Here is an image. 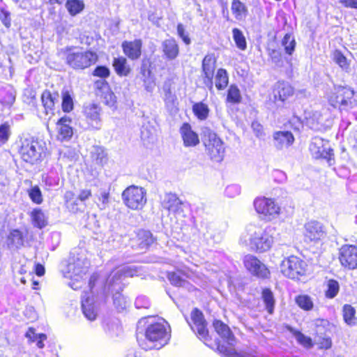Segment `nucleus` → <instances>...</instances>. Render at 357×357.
Instances as JSON below:
<instances>
[{
    "instance_id": "20e7f679",
    "label": "nucleus",
    "mask_w": 357,
    "mask_h": 357,
    "mask_svg": "<svg viewBox=\"0 0 357 357\" xmlns=\"http://www.w3.org/2000/svg\"><path fill=\"white\" fill-rule=\"evenodd\" d=\"M46 150V144L43 140L29 137L21 141L19 152L24 161L34 164L45 157Z\"/></svg>"
},
{
    "instance_id": "0e129e2a",
    "label": "nucleus",
    "mask_w": 357,
    "mask_h": 357,
    "mask_svg": "<svg viewBox=\"0 0 357 357\" xmlns=\"http://www.w3.org/2000/svg\"><path fill=\"white\" fill-rule=\"evenodd\" d=\"M109 69L104 66H97L93 71L94 76H97L101 78H106L109 76Z\"/></svg>"
},
{
    "instance_id": "bf43d9fd",
    "label": "nucleus",
    "mask_w": 357,
    "mask_h": 357,
    "mask_svg": "<svg viewBox=\"0 0 357 357\" xmlns=\"http://www.w3.org/2000/svg\"><path fill=\"white\" fill-rule=\"evenodd\" d=\"M135 305L137 309H148L151 305V302L146 296H139L135 299Z\"/></svg>"
},
{
    "instance_id": "bb28decb",
    "label": "nucleus",
    "mask_w": 357,
    "mask_h": 357,
    "mask_svg": "<svg viewBox=\"0 0 357 357\" xmlns=\"http://www.w3.org/2000/svg\"><path fill=\"white\" fill-rule=\"evenodd\" d=\"M89 154L91 162L96 165L103 167L108 162V154L103 146H93Z\"/></svg>"
},
{
    "instance_id": "338daca9",
    "label": "nucleus",
    "mask_w": 357,
    "mask_h": 357,
    "mask_svg": "<svg viewBox=\"0 0 357 357\" xmlns=\"http://www.w3.org/2000/svg\"><path fill=\"white\" fill-rule=\"evenodd\" d=\"M177 32L180 38H182L183 41L186 44L189 45L191 42L188 33L185 31V28L182 24L177 25Z\"/></svg>"
},
{
    "instance_id": "e433bc0d",
    "label": "nucleus",
    "mask_w": 357,
    "mask_h": 357,
    "mask_svg": "<svg viewBox=\"0 0 357 357\" xmlns=\"http://www.w3.org/2000/svg\"><path fill=\"white\" fill-rule=\"evenodd\" d=\"M15 100V92L10 88L0 90V102L5 106H11Z\"/></svg>"
},
{
    "instance_id": "aec40b11",
    "label": "nucleus",
    "mask_w": 357,
    "mask_h": 357,
    "mask_svg": "<svg viewBox=\"0 0 357 357\" xmlns=\"http://www.w3.org/2000/svg\"><path fill=\"white\" fill-rule=\"evenodd\" d=\"M294 94L293 87L287 82H278L275 84L273 89V98H270V100L276 103L278 100L282 102H284L290 96Z\"/></svg>"
},
{
    "instance_id": "680f3d73",
    "label": "nucleus",
    "mask_w": 357,
    "mask_h": 357,
    "mask_svg": "<svg viewBox=\"0 0 357 357\" xmlns=\"http://www.w3.org/2000/svg\"><path fill=\"white\" fill-rule=\"evenodd\" d=\"M319 347L322 349H328L331 347L332 341L328 337V334L323 335V337H317Z\"/></svg>"
},
{
    "instance_id": "ea45409f",
    "label": "nucleus",
    "mask_w": 357,
    "mask_h": 357,
    "mask_svg": "<svg viewBox=\"0 0 357 357\" xmlns=\"http://www.w3.org/2000/svg\"><path fill=\"white\" fill-rule=\"evenodd\" d=\"M62 103L61 107L64 112H70L74 107L73 94L67 89L61 91Z\"/></svg>"
},
{
    "instance_id": "473e14b6",
    "label": "nucleus",
    "mask_w": 357,
    "mask_h": 357,
    "mask_svg": "<svg viewBox=\"0 0 357 357\" xmlns=\"http://www.w3.org/2000/svg\"><path fill=\"white\" fill-rule=\"evenodd\" d=\"M32 224L34 227L43 229L47 225V217L40 208H34L31 213Z\"/></svg>"
},
{
    "instance_id": "79ce46f5",
    "label": "nucleus",
    "mask_w": 357,
    "mask_h": 357,
    "mask_svg": "<svg viewBox=\"0 0 357 357\" xmlns=\"http://www.w3.org/2000/svg\"><path fill=\"white\" fill-rule=\"evenodd\" d=\"M232 34L236 47L241 50H245L247 42L243 32L238 28H234L232 29Z\"/></svg>"
},
{
    "instance_id": "a19ab883",
    "label": "nucleus",
    "mask_w": 357,
    "mask_h": 357,
    "mask_svg": "<svg viewBox=\"0 0 357 357\" xmlns=\"http://www.w3.org/2000/svg\"><path fill=\"white\" fill-rule=\"evenodd\" d=\"M192 111L195 115L199 120H205L207 119L209 113V109L205 103L200 102H197L192 106Z\"/></svg>"
},
{
    "instance_id": "09e8293b",
    "label": "nucleus",
    "mask_w": 357,
    "mask_h": 357,
    "mask_svg": "<svg viewBox=\"0 0 357 357\" xmlns=\"http://www.w3.org/2000/svg\"><path fill=\"white\" fill-rule=\"evenodd\" d=\"M334 61L343 70L348 71L349 69V63L346 56L340 50H335L333 52Z\"/></svg>"
},
{
    "instance_id": "69168bd1",
    "label": "nucleus",
    "mask_w": 357,
    "mask_h": 357,
    "mask_svg": "<svg viewBox=\"0 0 357 357\" xmlns=\"http://www.w3.org/2000/svg\"><path fill=\"white\" fill-rule=\"evenodd\" d=\"M151 70L146 63H142L140 67L139 77L143 81L146 79L153 77Z\"/></svg>"
},
{
    "instance_id": "052dcab7",
    "label": "nucleus",
    "mask_w": 357,
    "mask_h": 357,
    "mask_svg": "<svg viewBox=\"0 0 357 357\" xmlns=\"http://www.w3.org/2000/svg\"><path fill=\"white\" fill-rule=\"evenodd\" d=\"M225 193L228 197H234L241 193V187L237 184H231L225 188Z\"/></svg>"
},
{
    "instance_id": "4d7b16f0",
    "label": "nucleus",
    "mask_w": 357,
    "mask_h": 357,
    "mask_svg": "<svg viewBox=\"0 0 357 357\" xmlns=\"http://www.w3.org/2000/svg\"><path fill=\"white\" fill-rule=\"evenodd\" d=\"M10 135V128L8 123L6 122L0 126V142L6 143Z\"/></svg>"
},
{
    "instance_id": "9b49d317",
    "label": "nucleus",
    "mask_w": 357,
    "mask_h": 357,
    "mask_svg": "<svg viewBox=\"0 0 357 357\" xmlns=\"http://www.w3.org/2000/svg\"><path fill=\"white\" fill-rule=\"evenodd\" d=\"M254 206L257 213L262 215L266 220L270 221L275 218L280 213V206L271 198H256L254 201Z\"/></svg>"
},
{
    "instance_id": "58836bf2",
    "label": "nucleus",
    "mask_w": 357,
    "mask_h": 357,
    "mask_svg": "<svg viewBox=\"0 0 357 357\" xmlns=\"http://www.w3.org/2000/svg\"><path fill=\"white\" fill-rule=\"evenodd\" d=\"M139 245L142 249L147 248L153 242L154 238L152 234L149 231L140 230L137 234Z\"/></svg>"
},
{
    "instance_id": "4468645a",
    "label": "nucleus",
    "mask_w": 357,
    "mask_h": 357,
    "mask_svg": "<svg viewBox=\"0 0 357 357\" xmlns=\"http://www.w3.org/2000/svg\"><path fill=\"white\" fill-rule=\"evenodd\" d=\"M243 264L250 273L259 278H266L270 274L267 267L254 255H245L243 259Z\"/></svg>"
},
{
    "instance_id": "13d9d810",
    "label": "nucleus",
    "mask_w": 357,
    "mask_h": 357,
    "mask_svg": "<svg viewBox=\"0 0 357 357\" xmlns=\"http://www.w3.org/2000/svg\"><path fill=\"white\" fill-rule=\"evenodd\" d=\"M235 357H263L259 353L253 349H246L236 352L234 350L233 354L230 356Z\"/></svg>"
},
{
    "instance_id": "7ed1b4c3",
    "label": "nucleus",
    "mask_w": 357,
    "mask_h": 357,
    "mask_svg": "<svg viewBox=\"0 0 357 357\" xmlns=\"http://www.w3.org/2000/svg\"><path fill=\"white\" fill-rule=\"evenodd\" d=\"M136 274L135 270L130 266H123L114 270L108 277L105 289L112 292L114 305L118 310H122L126 307V300L121 294L123 290V280L128 277H133Z\"/></svg>"
},
{
    "instance_id": "e2e57ef3",
    "label": "nucleus",
    "mask_w": 357,
    "mask_h": 357,
    "mask_svg": "<svg viewBox=\"0 0 357 357\" xmlns=\"http://www.w3.org/2000/svg\"><path fill=\"white\" fill-rule=\"evenodd\" d=\"M109 187L107 188H101L100 190L99 201L101 202L102 207L101 209L105 208V206L109 203Z\"/></svg>"
},
{
    "instance_id": "9d476101",
    "label": "nucleus",
    "mask_w": 357,
    "mask_h": 357,
    "mask_svg": "<svg viewBox=\"0 0 357 357\" xmlns=\"http://www.w3.org/2000/svg\"><path fill=\"white\" fill-rule=\"evenodd\" d=\"M213 326L217 333L227 343L220 344L218 346V349L224 356L229 357L234 351V345L235 342V337L231 333L229 328L223 322L216 320L213 322Z\"/></svg>"
},
{
    "instance_id": "a211bd4d",
    "label": "nucleus",
    "mask_w": 357,
    "mask_h": 357,
    "mask_svg": "<svg viewBox=\"0 0 357 357\" xmlns=\"http://www.w3.org/2000/svg\"><path fill=\"white\" fill-rule=\"evenodd\" d=\"M191 320L192 324L190 325L192 330L197 333L199 338L206 339L208 330L203 313L197 308H195L191 312Z\"/></svg>"
},
{
    "instance_id": "c03bdc74",
    "label": "nucleus",
    "mask_w": 357,
    "mask_h": 357,
    "mask_svg": "<svg viewBox=\"0 0 357 357\" xmlns=\"http://www.w3.org/2000/svg\"><path fill=\"white\" fill-rule=\"evenodd\" d=\"M262 298L266 305L267 311L270 314H272L275 305V299L272 291L268 289H264L262 291Z\"/></svg>"
},
{
    "instance_id": "774afa93",
    "label": "nucleus",
    "mask_w": 357,
    "mask_h": 357,
    "mask_svg": "<svg viewBox=\"0 0 357 357\" xmlns=\"http://www.w3.org/2000/svg\"><path fill=\"white\" fill-rule=\"evenodd\" d=\"M251 128L257 137H261L264 135L263 126L258 121H253Z\"/></svg>"
},
{
    "instance_id": "8fccbe9b",
    "label": "nucleus",
    "mask_w": 357,
    "mask_h": 357,
    "mask_svg": "<svg viewBox=\"0 0 357 357\" xmlns=\"http://www.w3.org/2000/svg\"><path fill=\"white\" fill-rule=\"evenodd\" d=\"M72 195V192H67L65 195L66 198V205L67 208L73 213H77L79 211H82V206L80 204V201L77 199L75 200H70L68 198Z\"/></svg>"
},
{
    "instance_id": "b1692460",
    "label": "nucleus",
    "mask_w": 357,
    "mask_h": 357,
    "mask_svg": "<svg viewBox=\"0 0 357 357\" xmlns=\"http://www.w3.org/2000/svg\"><path fill=\"white\" fill-rule=\"evenodd\" d=\"M123 52L131 60L138 59L142 54V42L140 39L124 41L121 45Z\"/></svg>"
},
{
    "instance_id": "864d4df0",
    "label": "nucleus",
    "mask_w": 357,
    "mask_h": 357,
    "mask_svg": "<svg viewBox=\"0 0 357 357\" xmlns=\"http://www.w3.org/2000/svg\"><path fill=\"white\" fill-rule=\"evenodd\" d=\"M167 278L172 285L176 287H185L188 282L183 279L178 273L168 272Z\"/></svg>"
},
{
    "instance_id": "39448f33",
    "label": "nucleus",
    "mask_w": 357,
    "mask_h": 357,
    "mask_svg": "<svg viewBox=\"0 0 357 357\" xmlns=\"http://www.w3.org/2000/svg\"><path fill=\"white\" fill-rule=\"evenodd\" d=\"M89 265L90 262L84 251L75 250L70 253L66 268L63 271L64 276L78 280V278H82L88 272Z\"/></svg>"
},
{
    "instance_id": "2eb2a0df",
    "label": "nucleus",
    "mask_w": 357,
    "mask_h": 357,
    "mask_svg": "<svg viewBox=\"0 0 357 357\" xmlns=\"http://www.w3.org/2000/svg\"><path fill=\"white\" fill-rule=\"evenodd\" d=\"M339 259L342 266L349 269L357 268V247L344 245L340 249Z\"/></svg>"
},
{
    "instance_id": "6e6d98bb",
    "label": "nucleus",
    "mask_w": 357,
    "mask_h": 357,
    "mask_svg": "<svg viewBox=\"0 0 357 357\" xmlns=\"http://www.w3.org/2000/svg\"><path fill=\"white\" fill-rule=\"evenodd\" d=\"M163 90L165 93L164 100L165 103L169 105H174L176 100L175 95L172 92L170 85L165 84L163 86Z\"/></svg>"
},
{
    "instance_id": "393cba45",
    "label": "nucleus",
    "mask_w": 357,
    "mask_h": 357,
    "mask_svg": "<svg viewBox=\"0 0 357 357\" xmlns=\"http://www.w3.org/2000/svg\"><path fill=\"white\" fill-rule=\"evenodd\" d=\"M71 122V119L67 116H63L56 123L58 139L64 141L68 140L72 137L73 132V128L70 126Z\"/></svg>"
},
{
    "instance_id": "f8f14e48",
    "label": "nucleus",
    "mask_w": 357,
    "mask_h": 357,
    "mask_svg": "<svg viewBox=\"0 0 357 357\" xmlns=\"http://www.w3.org/2000/svg\"><path fill=\"white\" fill-rule=\"evenodd\" d=\"M312 155L316 158H324L328 160L329 165H331L333 150L331 148L328 141L318 137H314L309 146Z\"/></svg>"
},
{
    "instance_id": "7c9ffc66",
    "label": "nucleus",
    "mask_w": 357,
    "mask_h": 357,
    "mask_svg": "<svg viewBox=\"0 0 357 357\" xmlns=\"http://www.w3.org/2000/svg\"><path fill=\"white\" fill-rule=\"evenodd\" d=\"M310 326L317 337H323L330 331L331 324L327 319H317L312 321Z\"/></svg>"
},
{
    "instance_id": "423d86ee",
    "label": "nucleus",
    "mask_w": 357,
    "mask_h": 357,
    "mask_svg": "<svg viewBox=\"0 0 357 357\" xmlns=\"http://www.w3.org/2000/svg\"><path fill=\"white\" fill-rule=\"evenodd\" d=\"M66 63L74 69H84L93 63L96 55L91 51L77 47H67L64 50Z\"/></svg>"
},
{
    "instance_id": "0eeeda50",
    "label": "nucleus",
    "mask_w": 357,
    "mask_h": 357,
    "mask_svg": "<svg viewBox=\"0 0 357 357\" xmlns=\"http://www.w3.org/2000/svg\"><path fill=\"white\" fill-rule=\"evenodd\" d=\"M204 144L206 153L211 159L215 162H220L225 155V145L222 139L216 133L211 130L205 132Z\"/></svg>"
},
{
    "instance_id": "dca6fc26",
    "label": "nucleus",
    "mask_w": 357,
    "mask_h": 357,
    "mask_svg": "<svg viewBox=\"0 0 357 357\" xmlns=\"http://www.w3.org/2000/svg\"><path fill=\"white\" fill-rule=\"evenodd\" d=\"M216 59L213 54L205 56L202 61V72L204 73V84L211 92L213 90V78L215 68Z\"/></svg>"
},
{
    "instance_id": "4c0bfd02",
    "label": "nucleus",
    "mask_w": 357,
    "mask_h": 357,
    "mask_svg": "<svg viewBox=\"0 0 357 357\" xmlns=\"http://www.w3.org/2000/svg\"><path fill=\"white\" fill-rule=\"evenodd\" d=\"M229 83V76L227 70L223 68L218 70L215 75V86L218 90L225 89Z\"/></svg>"
},
{
    "instance_id": "5fc2aeb1",
    "label": "nucleus",
    "mask_w": 357,
    "mask_h": 357,
    "mask_svg": "<svg viewBox=\"0 0 357 357\" xmlns=\"http://www.w3.org/2000/svg\"><path fill=\"white\" fill-rule=\"evenodd\" d=\"M29 196L34 203L40 204L43 202L42 194L40 188L38 186L31 188L29 191Z\"/></svg>"
},
{
    "instance_id": "6e6552de",
    "label": "nucleus",
    "mask_w": 357,
    "mask_h": 357,
    "mask_svg": "<svg viewBox=\"0 0 357 357\" xmlns=\"http://www.w3.org/2000/svg\"><path fill=\"white\" fill-rule=\"evenodd\" d=\"M307 264L305 261L296 256H290L284 259L280 265L282 274L291 279H298L306 271Z\"/></svg>"
},
{
    "instance_id": "c756f323",
    "label": "nucleus",
    "mask_w": 357,
    "mask_h": 357,
    "mask_svg": "<svg viewBox=\"0 0 357 357\" xmlns=\"http://www.w3.org/2000/svg\"><path fill=\"white\" fill-rule=\"evenodd\" d=\"M162 51L169 60L176 58L179 49L176 40L173 38L167 39L162 44Z\"/></svg>"
},
{
    "instance_id": "2f4dec72",
    "label": "nucleus",
    "mask_w": 357,
    "mask_h": 357,
    "mask_svg": "<svg viewBox=\"0 0 357 357\" xmlns=\"http://www.w3.org/2000/svg\"><path fill=\"white\" fill-rule=\"evenodd\" d=\"M288 330L291 333V334L293 335V337L296 339L297 343L302 346L303 347L309 349L313 347L314 344L312 342V340L311 337L305 335L303 333H301L300 331L291 327L288 326Z\"/></svg>"
},
{
    "instance_id": "c85d7f7f",
    "label": "nucleus",
    "mask_w": 357,
    "mask_h": 357,
    "mask_svg": "<svg viewBox=\"0 0 357 357\" xmlns=\"http://www.w3.org/2000/svg\"><path fill=\"white\" fill-rule=\"evenodd\" d=\"M112 66L114 68L116 73L119 76L126 77L131 72V68L129 64L128 63V61L123 56L114 58Z\"/></svg>"
},
{
    "instance_id": "f03ea898",
    "label": "nucleus",
    "mask_w": 357,
    "mask_h": 357,
    "mask_svg": "<svg viewBox=\"0 0 357 357\" xmlns=\"http://www.w3.org/2000/svg\"><path fill=\"white\" fill-rule=\"evenodd\" d=\"M275 229L266 227L261 229L255 225H248L245 234L241 237V242L250 247L252 251L262 253L269 250L274 243Z\"/></svg>"
},
{
    "instance_id": "5701e85b",
    "label": "nucleus",
    "mask_w": 357,
    "mask_h": 357,
    "mask_svg": "<svg viewBox=\"0 0 357 357\" xmlns=\"http://www.w3.org/2000/svg\"><path fill=\"white\" fill-rule=\"evenodd\" d=\"M273 145L278 150L291 146L294 142V137L290 131H276L273 134Z\"/></svg>"
},
{
    "instance_id": "6ab92c4d",
    "label": "nucleus",
    "mask_w": 357,
    "mask_h": 357,
    "mask_svg": "<svg viewBox=\"0 0 357 357\" xmlns=\"http://www.w3.org/2000/svg\"><path fill=\"white\" fill-rule=\"evenodd\" d=\"M101 108L96 104H89L84 108V114L89 126L96 130H99L101 127L100 119Z\"/></svg>"
},
{
    "instance_id": "72a5a7b5",
    "label": "nucleus",
    "mask_w": 357,
    "mask_h": 357,
    "mask_svg": "<svg viewBox=\"0 0 357 357\" xmlns=\"http://www.w3.org/2000/svg\"><path fill=\"white\" fill-rule=\"evenodd\" d=\"M344 86L334 85L333 88L327 93V99L329 104L335 108L340 105V100L343 96L340 94L342 92L341 89H344Z\"/></svg>"
},
{
    "instance_id": "ddd939ff",
    "label": "nucleus",
    "mask_w": 357,
    "mask_h": 357,
    "mask_svg": "<svg viewBox=\"0 0 357 357\" xmlns=\"http://www.w3.org/2000/svg\"><path fill=\"white\" fill-rule=\"evenodd\" d=\"M303 235L305 241L317 243L326 237V231L322 223L311 220L305 224Z\"/></svg>"
},
{
    "instance_id": "4be33fe9",
    "label": "nucleus",
    "mask_w": 357,
    "mask_h": 357,
    "mask_svg": "<svg viewBox=\"0 0 357 357\" xmlns=\"http://www.w3.org/2000/svg\"><path fill=\"white\" fill-rule=\"evenodd\" d=\"M341 91H342V92L340 93V94L343 97L337 108H339L340 111H348L356 107L357 96L355 94L354 90L351 87L344 86V89H341Z\"/></svg>"
},
{
    "instance_id": "412c9836",
    "label": "nucleus",
    "mask_w": 357,
    "mask_h": 357,
    "mask_svg": "<svg viewBox=\"0 0 357 357\" xmlns=\"http://www.w3.org/2000/svg\"><path fill=\"white\" fill-rule=\"evenodd\" d=\"M82 310L85 317L93 321L98 314V303L93 297H90L89 293L85 292L82 296Z\"/></svg>"
},
{
    "instance_id": "de8ad7c7",
    "label": "nucleus",
    "mask_w": 357,
    "mask_h": 357,
    "mask_svg": "<svg viewBox=\"0 0 357 357\" xmlns=\"http://www.w3.org/2000/svg\"><path fill=\"white\" fill-rule=\"evenodd\" d=\"M296 304L303 310L308 311L312 309L314 304L309 296L300 295L296 298Z\"/></svg>"
},
{
    "instance_id": "37998d69",
    "label": "nucleus",
    "mask_w": 357,
    "mask_h": 357,
    "mask_svg": "<svg viewBox=\"0 0 357 357\" xmlns=\"http://www.w3.org/2000/svg\"><path fill=\"white\" fill-rule=\"evenodd\" d=\"M326 287V297L330 299L335 298L340 291L339 282L335 280L331 279L327 282Z\"/></svg>"
},
{
    "instance_id": "a18cd8bd",
    "label": "nucleus",
    "mask_w": 357,
    "mask_h": 357,
    "mask_svg": "<svg viewBox=\"0 0 357 357\" xmlns=\"http://www.w3.org/2000/svg\"><path fill=\"white\" fill-rule=\"evenodd\" d=\"M241 99L239 89L236 85H231L228 89L227 100L233 104H238L241 102Z\"/></svg>"
},
{
    "instance_id": "a878e982",
    "label": "nucleus",
    "mask_w": 357,
    "mask_h": 357,
    "mask_svg": "<svg viewBox=\"0 0 357 357\" xmlns=\"http://www.w3.org/2000/svg\"><path fill=\"white\" fill-rule=\"evenodd\" d=\"M180 133L185 146H195L199 143L198 135L192 130L189 123L183 124L180 128Z\"/></svg>"
},
{
    "instance_id": "f3484780",
    "label": "nucleus",
    "mask_w": 357,
    "mask_h": 357,
    "mask_svg": "<svg viewBox=\"0 0 357 357\" xmlns=\"http://www.w3.org/2000/svg\"><path fill=\"white\" fill-rule=\"evenodd\" d=\"M161 206L163 209L174 215L183 213L184 203L174 193H166L161 201Z\"/></svg>"
},
{
    "instance_id": "f257e3e1",
    "label": "nucleus",
    "mask_w": 357,
    "mask_h": 357,
    "mask_svg": "<svg viewBox=\"0 0 357 357\" xmlns=\"http://www.w3.org/2000/svg\"><path fill=\"white\" fill-rule=\"evenodd\" d=\"M170 337V327L165 320L143 318L139 321L137 339L142 349H160L168 343Z\"/></svg>"
},
{
    "instance_id": "1a4fd4ad",
    "label": "nucleus",
    "mask_w": 357,
    "mask_h": 357,
    "mask_svg": "<svg viewBox=\"0 0 357 357\" xmlns=\"http://www.w3.org/2000/svg\"><path fill=\"white\" fill-rule=\"evenodd\" d=\"M122 199L128 208L140 209L146 202V191L142 188L131 185L123 192Z\"/></svg>"
},
{
    "instance_id": "3c124183",
    "label": "nucleus",
    "mask_w": 357,
    "mask_h": 357,
    "mask_svg": "<svg viewBox=\"0 0 357 357\" xmlns=\"http://www.w3.org/2000/svg\"><path fill=\"white\" fill-rule=\"evenodd\" d=\"M356 310L351 305L346 304L343 306V317L345 322L351 325L354 322L355 317Z\"/></svg>"
},
{
    "instance_id": "f704fd0d",
    "label": "nucleus",
    "mask_w": 357,
    "mask_h": 357,
    "mask_svg": "<svg viewBox=\"0 0 357 357\" xmlns=\"http://www.w3.org/2000/svg\"><path fill=\"white\" fill-rule=\"evenodd\" d=\"M65 8L69 15L74 17L84 10L85 4L82 0H66Z\"/></svg>"
},
{
    "instance_id": "cd10ccee",
    "label": "nucleus",
    "mask_w": 357,
    "mask_h": 357,
    "mask_svg": "<svg viewBox=\"0 0 357 357\" xmlns=\"http://www.w3.org/2000/svg\"><path fill=\"white\" fill-rule=\"evenodd\" d=\"M59 95L57 92L51 93L45 90L41 95V100L45 112L48 114L52 113L56 102H59Z\"/></svg>"
},
{
    "instance_id": "c9c22d12",
    "label": "nucleus",
    "mask_w": 357,
    "mask_h": 357,
    "mask_svg": "<svg viewBox=\"0 0 357 357\" xmlns=\"http://www.w3.org/2000/svg\"><path fill=\"white\" fill-rule=\"evenodd\" d=\"M231 10L234 17L238 20L245 19L248 15V9L245 5L240 0H233Z\"/></svg>"
},
{
    "instance_id": "603ef678",
    "label": "nucleus",
    "mask_w": 357,
    "mask_h": 357,
    "mask_svg": "<svg viewBox=\"0 0 357 357\" xmlns=\"http://www.w3.org/2000/svg\"><path fill=\"white\" fill-rule=\"evenodd\" d=\"M268 56L273 63L277 67H282L283 66V59L282 53L278 50L269 49Z\"/></svg>"
},
{
    "instance_id": "49530a36",
    "label": "nucleus",
    "mask_w": 357,
    "mask_h": 357,
    "mask_svg": "<svg viewBox=\"0 0 357 357\" xmlns=\"http://www.w3.org/2000/svg\"><path fill=\"white\" fill-rule=\"evenodd\" d=\"M282 45L284 48L285 52L291 55L295 50L296 41L291 33H286L282 40Z\"/></svg>"
}]
</instances>
